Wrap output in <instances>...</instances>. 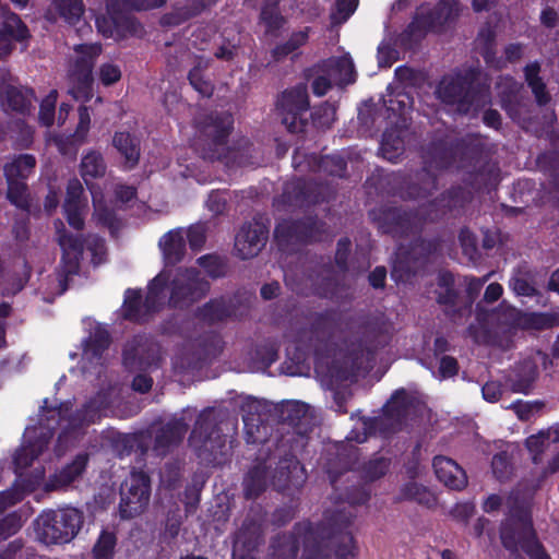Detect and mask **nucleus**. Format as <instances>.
I'll return each mask as SVG.
<instances>
[{"mask_svg": "<svg viewBox=\"0 0 559 559\" xmlns=\"http://www.w3.org/2000/svg\"><path fill=\"white\" fill-rule=\"evenodd\" d=\"M116 546V533L106 528L102 530L92 548L93 559H114Z\"/></svg>", "mask_w": 559, "mask_h": 559, "instance_id": "6e6d98bb", "label": "nucleus"}, {"mask_svg": "<svg viewBox=\"0 0 559 559\" xmlns=\"http://www.w3.org/2000/svg\"><path fill=\"white\" fill-rule=\"evenodd\" d=\"M380 150L384 158L390 162H395V159L403 153L404 151V141L394 130H385L382 133V139L380 142Z\"/></svg>", "mask_w": 559, "mask_h": 559, "instance_id": "bf43d9fd", "label": "nucleus"}, {"mask_svg": "<svg viewBox=\"0 0 559 559\" xmlns=\"http://www.w3.org/2000/svg\"><path fill=\"white\" fill-rule=\"evenodd\" d=\"M308 39L309 27H306L304 31L293 32L285 43L276 45L271 50L272 59L276 62L282 61L287 56L305 46Z\"/></svg>", "mask_w": 559, "mask_h": 559, "instance_id": "8fccbe9b", "label": "nucleus"}, {"mask_svg": "<svg viewBox=\"0 0 559 559\" xmlns=\"http://www.w3.org/2000/svg\"><path fill=\"white\" fill-rule=\"evenodd\" d=\"M435 95L441 104L454 108L461 116L477 114L491 103L490 88L477 79L474 70L443 75Z\"/></svg>", "mask_w": 559, "mask_h": 559, "instance_id": "7ed1b4c3", "label": "nucleus"}, {"mask_svg": "<svg viewBox=\"0 0 559 559\" xmlns=\"http://www.w3.org/2000/svg\"><path fill=\"white\" fill-rule=\"evenodd\" d=\"M197 263L213 280L224 277L227 273L226 258L215 253H209L198 258Z\"/></svg>", "mask_w": 559, "mask_h": 559, "instance_id": "052dcab7", "label": "nucleus"}, {"mask_svg": "<svg viewBox=\"0 0 559 559\" xmlns=\"http://www.w3.org/2000/svg\"><path fill=\"white\" fill-rule=\"evenodd\" d=\"M110 344L108 330L98 324L83 342V356L91 362L99 361Z\"/></svg>", "mask_w": 559, "mask_h": 559, "instance_id": "c9c22d12", "label": "nucleus"}, {"mask_svg": "<svg viewBox=\"0 0 559 559\" xmlns=\"http://www.w3.org/2000/svg\"><path fill=\"white\" fill-rule=\"evenodd\" d=\"M224 348V341L218 333L207 332L197 337L192 344V358L188 366L192 369H201L217 358Z\"/></svg>", "mask_w": 559, "mask_h": 559, "instance_id": "393cba45", "label": "nucleus"}, {"mask_svg": "<svg viewBox=\"0 0 559 559\" xmlns=\"http://www.w3.org/2000/svg\"><path fill=\"white\" fill-rule=\"evenodd\" d=\"M96 26L104 37L115 40L138 36L143 29L133 15L114 5H108L107 14L96 19Z\"/></svg>", "mask_w": 559, "mask_h": 559, "instance_id": "2eb2a0df", "label": "nucleus"}, {"mask_svg": "<svg viewBox=\"0 0 559 559\" xmlns=\"http://www.w3.org/2000/svg\"><path fill=\"white\" fill-rule=\"evenodd\" d=\"M249 310V300L235 294L211 298L198 307L195 318L207 325H216L228 320H239L246 317Z\"/></svg>", "mask_w": 559, "mask_h": 559, "instance_id": "ddd939ff", "label": "nucleus"}, {"mask_svg": "<svg viewBox=\"0 0 559 559\" xmlns=\"http://www.w3.org/2000/svg\"><path fill=\"white\" fill-rule=\"evenodd\" d=\"M37 534L46 545H62L73 540L84 523V514L73 507L43 511L36 519Z\"/></svg>", "mask_w": 559, "mask_h": 559, "instance_id": "423d86ee", "label": "nucleus"}, {"mask_svg": "<svg viewBox=\"0 0 559 559\" xmlns=\"http://www.w3.org/2000/svg\"><path fill=\"white\" fill-rule=\"evenodd\" d=\"M471 192L461 186H454L442 192L426 206L430 223L442 219L447 214L460 211L471 201Z\"/></svg>", "mask_w": 559, "mask_h": 559, "instance_id": "aec40b11", "label": "nucleus"}, {"mask_svg": "<svg viewBox=\"0 0 559 559\" xmlns=\"http://www.w3.org/2000/svg\"><path fill=\"white\" fill-rule=\"evenodd\" d=\"M37 165L36 157L33 154L22 153L13 155L12 158L3 165V176L5 180H24L35 173Z\"/></svg>", "mask_w": 559, "mask_h": 559, "instance_id": "f704fd0d", "label": "nucleus"}, {"mask_svg": "<svg viewBox=\"0 0 559 559\" xmlns=\"http://www.w3.org/2000/svg\"><path fill=\"white\" fill-rule=\"evenodd\" d=\"M335 538V548L334 555L336 559H355L357 556V548L355 538L352 533H344L338 536H334Z\"/></svg>", "mask_w": 559, "mask_h": 559, "instance_id": "774afa93", "label": "nucleus"}, {"mask_svg": "<svg viewBox=\"0 0 559 559\" xmlns=\"http://www.w3.org/2000/svg\"><path fill=\"white\" fill-rule=\"evenodd\" d=\"M281 342L277 337L269 336L257 344L252 361L262 371L267 370L277 359Z\"/></svg>", "mask_w": 559, "mask_h": 559, "instance_id": "a19ab883", "label": "nucleus"}, {"mask_svg": "<svg viewBox=\"0 0 559 559\" xmlns=\"http://www.w3.org/2000/svg\"><path fill=\"white\" fill-rule=\"evenodd\" d=\"M357 461V449L344 444H336L329 449L325 454L324 469L330 481L334 485L337 478L352 469Z\"/></svg>", "mask_w": 559, "mask_h": 559, "instance_id": "bb28decb", "label": "nucleus"}, {"mask_svg": "<svg viewBox=\"0 0 559 559\" xmlns=\"http://www.w3.org/2000/svg\"><path fill=\"white\" fill-rule=\"evenodd\" d=\"M301 156L295 152L293 156V165L296 169L302 171L304 164L306 168L314 174L344 178L347 174V160L341 154L318 155L316 153L306 154L304 160H299Z\"/></svg>", "mask_w": 559, "mask_h": 559, "instance_id": "f3484780", "label": "nucleus"}, {"mask_svg": "<svg viewBox=\"0 0 559 559\" xmlns=\"http://www.w3.org/2000/svg\"><path fill=\"white\" fill-rule=\"evenodd\" d=\"M60 228H57V240L62 252L76 254V257H83L84 252V238L82 235H72L69 233L61 221H58Z\"/></svg>", "mask_w": 559, "mask_h": 559, "instance_id": "4d7b16f0", "label": "nucleus"}, {"mask_svg": "<svg viewBox=\"0 0 559 559\" xmlns=\"http://www.w3.org/2000/svg\"><path fill=\"white\" fill-rule=\"evenodd\" d=\"M296 219H284L276 224L274 238L282 251H289L294 246L302 245Z\"/></svg>", "mask_w": 559, "mask_h": 559, "instance_id": "c03bdc74", "label": "nucleus"}, {"mask_svg": "<svg viewBox=\"0 0 559 559\" xmlns=\"http://www.w3.org/2000/svg\"><path fill=\"white\" fill-rule=\"evenodd\" d=\"M296 224L302 245L320 241L322 239L325 226L323 222L309 216L296 219Z\"/></svg>", "mask_w": 559, "mask_h": 559, "instance_id": "5fc2aeb1", "label": "nucleus"}, {"mask_svg": "<svg viewBox=\"0 0 559 559\" xmlns=\"http://www.w3.org/2000/svg\"><path fill=\"white\" fill-rule=\"evenodd\" d=\"M264 516L262 514H247L238 533V538L248 549L260 545L263 537Z\"/></svg>", "mask_w": 559, "mask_h": 559, "instance_id": "79ce46f5", "label": "nucleus"}, {"mask_svg": "<svg viewBox=\"0 0 559 559\" xmlns=\"http://www.w3.org/2000/svg\"><path fill=\"white\" fill-rule=\"evenodd\" d=\"M496 32L490 26L481 27L478 32L476 41L479 48V53L484 58L486 64L496 70L504 68L502 58L497 57L496 50Z\"/></svg>", "mask_w": 559, "mask_h": 559, "instance_id": "4c0bfd02", "label": "nucleus"}, {"mask_svg": "<svg viewBox=\"0 0 559 559\" xmlns=\"http://www.w3.org/2000/svg\"><path fill=\"white\" fill-rule=\"evenodd\" d=\"M269 238L267 227L257 221L245 223L235 239V250L242 260L254 258L264 248Z\"/></svg>", "mask_w": 559, "mask_h": 559, "instance_id": "a211bd4d", "label": "nucleus"}, {"mask_svg": "<svg viewBox=\"0 0 559 559\" xmlns=\"http://www.w3.org/2000/svg\"><path fill=\"white\" fill-rule=\"evenodd\" d=\"M166 265L180 263L186 255V238L181 228L167 231L159 240Z\"/></svg>", "mask_w": 559, "mask_h": 559, "instance_id": "2f4dec72", "label": "nucleus"}, {"mask_svg": "<svg viewBox=\"0 0 559 559\" xmlns=\"http://www.w3.org/2000/svg\"><path fill=\"white\" fill-rule=\"evenodd\" d=\"M442 247L440 236L430 239L418 236L401 250L394 261L392 276L396 281L408 282L425 272L433 262Z\"/></svg>", "mask_w": 559, "mask_h": 559, "instance_id": "0eeeda50", "label": "nucleus"}, {"mask_svg": "<svg viewBox=\"0 0 559 559\" xmlns=\"http://www.w3.org/2000/svg\"><path fill=\"white\" fill-rule=\"evenodd\" d=\"M287 359L284 361L282 369L288 376H299L302 373L305 362L307 360V353L299 346L294 348L292 352L289 348L286 349Z\"/></svg>", "mask_w": 559, "mask_h": 559, "instance_id": "338daca9", "label": "nucleus"}, {"mask_svg": "<svg viewBox=\"0 0 559 559\" xmlns=\"http://www.w3.org/2000/svg\"><path fill=\"white\" fill-rule=\"evenodd\" d=\"M100 418V407L96 400L87 401L69 418V427L76 429L96 423Z\"/></svg>", "mask_w": 559, "mask_h": 559, "instance_id": "603ef678", "label": "nucleus"}, {"mask_svg": "<svg viewBox=\"0 0 559 559\" xmlns=\"http://www.w3.org/2000/svg\"><path fill=\"white\" fill-rule=\"evenodd\" d=\"M459 241L462 248L463 254L471 261L472 263H477L481 254L477 247V237L469 230L467 227L461 228L459 233Z\"/></svg>", "mask_w": 559, "mask_h": 559, "instance_id": "0e129e2a", "label": "nucleus"}, {"mask_svg": "<svg viewBox=\"0 0 559 559\" xmlns=\"http://www.w3.org/2000/svg\"><path fill=\"white\" fill-rule=\"evenodd\" d=\"M112 145L123 158V169H134L141 156V141L130 132L117 131L112 138Z\"/></svg>", "mask_w": 559, "mask_h": 559, "instance_id": "c85d7f7f", "label": "nucleus"}, {"mask_svg": "<svg viewBox=\"0 0 559 559\" xmlns=\"http://www.w3.org/2000/svg\"><path fill=\"white\" fill-rule=\"evenodd\" d=\"M397 501H414L427 509H433L438 504L437 496L428 487L416 481H408L401 487Z\"/></svg>", "mask_w": 559, "mask_h": 559, "instance_id": "ea45409f", "label": "nucleus"}, {"mask_svg": "<svg viewBox=\"0 0 559 559\" xmlns=\"http://www.w3.org/2000/svg\"><path fill=\"white\" fill-rule=\"evenodd\" d=\"M412 406V399L405 389L394 391L390 401L384 405V415L389 418L402 420L406 417Z\"/></svg>", "mask_w": 559, "mask_h": 559, "instance_id": "3c124183", "label": "nucleus"}, {"mask_svg": "<svg viewBox=\"0 0 559 559\" xmlns=\"http://www.w3.org/2000/svg\"><path fill=\"white\" fill-rule=\"evenodd\" d=\"M211 284L195 267L180 270L169 282L170 309L187 310L204 298L210 292Z\"/></svg>", "mask_w": 559, "mask_h": 559, "instance_id": "1a4fd4ad", "label": "nucleus"}, {"mask_svg": "<svg viewBox=\"0 0 559 559\" xmlns=\"http://www.w3.org/2000/svg\"><path fill=\"white\" fill-rule=\"evenodd\" d=\"M306 415V405L299 402L288 403L282 412L283 420L294 429L282 436L277 449L281 459L274 478L277 480L278 490L298 488L307 479L306 471L300 463L309 442V436L298 429L299 421Z\"/></svg>", "mask_w": 559, "mask_h": 559, "instance_id": "f03ea898", "label": "nucleus"}, {"mask_svg": "<svg viewBox=\"0 0 559 559\" xmlns=\"http://www.w3.org/2000/svg\"><path fill=\"white\" fill-rule=\"evenodd\" d=\"M362 431L352 430L347 436L349 441L362 443L371 436L383 435L385 432V420L381 417H362Z\"/></svg>", "mask_w": 559, "mask_h": 559, "instance_id": "864d4df0", "label": "nucleus"}, {"mask_svg": "<svg viewBox=\"0 0 559 559\" xmlns=\"http://www.w3.org/2000/svg\"><path fill=\"white\" fill-rule=\"evenodd\" d=\"M36 99L33 88L8 85L4 90L2 106L11 111L26 116L29 115L33 102Z\"/></svg>", "mask_w": 559, "mask_h": 559, "instance_id": "7c9ffc66", "label": "nucleus"}, {"mask_svg": "<svg viewBox=\"0 0 559 559\" xmlns=\"http://www.w3.org/2000/svg\"><path fill=\"white\" fill-rule=\"evenodd\" d=\"M538 377V368L533 360L525 359L515 365L509 383L512 392L528 394Z\"/></svg>", "mask_w": 559, "mask_h": 559, "instance_id": "72a5a7b5", "label": "nucleus"}, {"mask_svg": "<svg viewBox=\"0 0 559 559\" xmlns=\"http://www.w3.org/2000/svg\"><path fill=\"white\" fill-rule=\"evenodd\" d=\"M369 217L380 233L404 239L419 235L430 217L425 205L419 207L383 206L369 212Z\"/></svg>", "mask_w": 559, "mask_h": 559, "instance_id": "39448f33", "label": "nucleus"}, {"mask_svg": "<svg viewBox=\"0 0 559 559\" xmlns=\"http://www.w3.org/2000/svg\"><path fill=\"white\" fill-rule=\"evenodd\" d=\"M391 459L377 456L370 459L362 466V477L368 481H374L383 477L390 469Z\"/></svg>", "mask_w": 559, "mask_h": 559, "instance_id": "e2e57ef3", "label": "nucleus"}, {"mask_svg": "<svg viewBox=\"0 0 559 559\" xmlns=\"http://www.w3.org/2000/svg\"><path fill=\"white\" fill-rule=\"evenodd\" d=\"M278 205L287 207H302L319 202L314 183L298 178L284 185L282 194L275 199Z\"/></svg>", "mask_w": 559, "mask_h": 559, "instance_id": "5701e85b", "label": "nucleus"}, {"mask_svg": "<svg viewBox=\"0 0 559 559\" xmlns=\"http://www.w3.org/2000/svg\"><path fill=\"white\" fill-rule=\"evenodd\" d=\"M280 0H263L260 13L259 24L264 28V35L277 38L282 29L287 24V19L282 14Z\"/></svg>", "mask_w": 559, "mask_h": 559, "instance_id": "c756f323", "label": "nucleus"}, {"mask_svg": "<svg viewBox=\"0 0 559 559\" xmlns=\"http://www.w3.org/2000/svg\"><path fill=\"white\" fill-rule=\"evenodd\" d=\"M29 37L27 25L9 8L2 9L0 23V58L10 56L16 43H22Z\"/></svg>", "mask_w": 559, "mask_h": 559, "instance_id": "6ab92c4d", "label": "nucleus"}, {"mask_svg": "<svg viewBox=\"0 0 559 559\" xmlns=\"http://www.w3.org/2000/svg\"><path fill=\"white\" fill-rule=\"evenodd\" d=\"M7 182V200L16 209L29 212L32 206V198L27 182L24 180H5Z\"/></svg>", "mask_w": 559, "mask_h": 559, "instance_id": "de8ad7c7", "label": "nucleus"}, {"mask_svg": "<svg viewBox=\"0 0 559 559\" xmlns=\"http://www.w3.org/2000/svg\"><path fill=\"white\" fill-rule=\"evenodd\" d=\"M75 51L79 56L69 71V78L78 93L87 97L92 92L93 68L99 48L82 44L75 47Z\"/></svg>", "mask_w": 559, "mask_h": 559, "instance_id": "dca6fc26", "label": "nucleus"}, {"mask_svg": "<svg viewBox=\"0 0 559 559\" xmlns=\"http://www.w3.org/2000/svg\"><path fill=\"white\" fill-rule=\"evenodd\" d=\"M299 542L289 532L278 533L270 540L267 559H297Z\"/></svg>", "mask_w": 559, "mask_h": 559, "instance_id": "58836bf2", "label": "nucleus"}, {"mask_svg": "<svg viewBox=\"0 0 559 559\" xmlns=\"http://www.w3.org/2000/svg\"><path fill=\"white\" fill-rule=\"evenodd\" d=\"M524 527L516 532L513 527L506 526L501 530L500 538L502 546L510 552H516L519 547L527 555L530 559H551L544 545L539 542L537 534L530 519L524 520Z\"/></svg>", "mask_w": 559, "mask_h": 559, "instance_id": "4468645a", "label": "nucleus"}, {"mask_svg": "<svg viewBox=\"0 0 559 559\" xmlns=\"http://www.w3.org/2000/svg\"><path fill=\"white\" fill-rule=\"evenodd\" d=\"M58 14L69 24H76L84 13L83 0H51Z\"/></svg>", "mask_w": 559, "mask_h": 559, "instance_id": "13d9d810", "label": "nucleus"}, {"mask_svg": "<svg viewBox=\"0 0 559 559\" xmlns=\"http://www.w3.org/2000/svg\"><path fill=\"white\" fill-rule=\"evenodd\" d=\"M234 129V117L228 111H211L197 120L199 139L204 142L203 158L221 160Z\"/></svg>", "mask_w": 559, "mask_h": 559, "instance_id": "6e6552de", "label": "nucleus"}, {"mask_svg": "<svg viewBox=\"0 0 559 559\" xmlns=\"http://www.w3.org/2000/svg\"><path fill=\"white\" fill-rule=\"evenodd\" d=\"M413 96L404 88H395L389 92L384 99L388 118L403 119L406 112L412 108Z\"/></svg>", "mask_w": 559, "mask_h": 559, "instance_id": "37998d69", "label": "nucleus"}, {"mask_svg": "<svg viewBox=\"0 0 559 559\" xmlns=\"http://www.w3.org/2000/svg\"><path fill=\"white\" fill-rule=\"evenodd\" d=\"M276 108L283 124L289 132H302L307 126L305 115L310 108L307 84L299 83L282 92L277 98Z\"/></svg>", "mask_w": 559, "mask_h": 559, "instance_id": "f8f14e48", "label": "nucleus"}, {"mask_svg": "<svg viewBox=\"0 0 559 559\" xmlns=\"http://www.w3.org/2000/svg\"><path fill=\"white\" fill-rule=\"evenodd\" d=\"M432 467L436 477L444 486L454 490H462L467 485L465 471L454 460L437 455L433 457Z\"/></svg>", "mask_w": 559, "mask_h": 559, "instance_id": "cd10ccee", "label": "nucleus"}, {"mask_svg": "<svg viewBox=\"0 0 559 559\" xmlns=\"http://www.w3.org/2000/svg\"><path fill=\"white\" fill-rule=\"evenodd\" d=\"M459 13L457 0H439L433 8L419 7L399 36L401 47L405 50L415 49L428 33H442L447 25L457 19Z\"/></svg>", "mask_w": 559, "mask_h": 559, "instance_id": "20e7f679", "label": "nucleus"}, {"mask_svg": "<svg viewBox=\"0 0 559 559\" xmlns=\"http://www.w3.org/2000/svg\"><path fill=\"white\" fill-rule=\"evenodd\" d=\"M80 173L88 186L91 179L100 178L106 173V163L99 152L91 151L83 156L80 165Z\"/></svg>", "mask_w": 559, "mask_h": 559, "instance_id": "09e8293b", "label": "nucleus"}, {"mask_svg": "<svg viewBox=\"0 0 559 559\" xmlns=\"http://www.w3.org/2000/svg\"><path fill=\"white\" fill-rule=\"evenodd\" d=\"M150 497L151 478L148 474L133 468L120 487V518L130 520L142 514L148 506Z\"/></svg>", "mask_w": 559, "mask_h": 559, "instance_id": "9d476101", "label": "nucleus"}, {"mask_svg": "<svg viewBox=\"0 0 559 559\" xmlns=\"http://www.w3.org/2000/svg\"><path fill=\"white\" fill-rule=\"evenodd\" d=\"M190 442L197 448L200 457L209 463L219 464L226 439L219 433L211 411H203L197 417L190 435Z\"/></svg>", "mask_w": 559, "mask_h": 559, "instance_id": "9b49d317", "label": "nucleus"}, {"mask_svg": "<svg viewBox=\"0 0 559 559\" xmlns=\"http://www.w3.org/2000/svg\"><path fill=\"white\" fill-rule=\"evenodd\" d=\"M169 286V276L164 273L157 274L147 285L144 297V307L152 317L163 310L165 305V292Z\"/></svg>", "mask_w": 559, "mask_h": 559, "instance_id": "e433bc0d", "label": "nucleus"}, {"mask_svg": "<svg viewBox=\"0 0 559 559\" xmlns=\"http://www.w3.org/2000/svg\"><path fill=\"white\" fill-rule=\"evenodd\" d=\"M122 318L136 324H144L151 320L152 314L146 312L141 289L128 288L124 292Z\"/></svg>", "mask_w": 559, "mask_h": 559, "instance_id": "473e14b6", "label": "nucleus"}, {"mask_svg": "<svg viewBox=\"0 0 559 559\" xmlns=\"http://www.w3.org/2000/svg\"><path fill=\"white\" fill-rule=\"evenodd\" d=\"M437 285L442 292L437 293V302L449 308L456 307L459 293L454 288L455 278L448 270L440 271L437 276Z\"/></svg>", "mask_w": 559, "mask_h": 559, "instance_id": "49530a36", "label": "nucleus"}, {"mask_svg": "<svg viewBox=\"0 0 559 559\" xmlns=\"http://www.w3.org/2000/svg\"><path fill=\"white\" fill-rule=\"evenodd\" d=\"M499 103L510 119L519 121L526 108L528 98L524 96L523 85L514 79H507L498 91Z\"/></svg>", "mask_w": 559, "mask_h": 559, "instance_id": "b1692460", "label": "nucleus"}, {"mask_svg": "<svg viewBox=\"0 0 559 559\" xmlns=\"http://www.w3.org/2000/svg\"><path fill=\"white\" fill-rule=\"evenodd\" d=\"M473 151V144L464 138L449 133L436 134L421 151L423 167L415 175L416 182L408 186L406 195L409 199L430 195L438 189L437 171L466 162Z\"/></svg>", "mask_w": 559, "mask_h": 559, "instance_id": "f257e3e1", "label": "nucleus"}, {"mask_svg": "<svg viewBox=\"0 0 559 559\" xmlns=\"http://www.w3.org/2000/svg\"><path fill=\"white\" fill-rule=\"evenodd\" d=\"M41 416L46 417V427L49 431V436H52L61 421L66 419L69 412L68 405L60 403L58 406H49L48 400H44V404L40 406Z\"/></svg>", "mask_w": 559, "mask_h": 559, "instance_id": "680f3d73", "label": "nucleus"}, {"mask_svg": "<svg viewBox=\"0 0 559 559\" xmlns=\"http://www.w3.org/2000/svg\"><path fill=\"white\" fill-rule=\"evenodd\" d=\"M243 496L246 499H257L267 487V473L261 466H253L243 478Z\"/></svg>", "mask_w": 559, "mask_h": 559, "instance_id": "a18cd8bd", "label": "nucleus"}, {"mask_svg": "<svg viewBox=\"0 0 559 559\" xmlns=\"http://www.w3.org/2000/svg\"><path fill=\"white\" fill-rule=\"evenodd\" d=\"M190 85L202 96L211 97L214 93L213 83L204 78V69L201 64L194 66L188 73Z\"/></svg>", "mask_w": 559, "mask_h": 559, "instance_id": "69168bd1", "label": "nucleus"}, {"mask_svg": "<svg viewBox=\"0 0 559 559\" xmlns=\"http://www.w3.org/2000/svg\"><path fill=\"white\" fill-rule=\"evenodd\" d=\"M189 426L183 418H173L155 432L153 451L157 456L167 455L183 440Z\"/></svg>", "mask_w": 559, "mask_h": 559, "instance_id": "a878e982", "label": "nucleus"}, {"mask_svg": "<svg viewBox=\"0 0 559 559\" xmlns=\"http://www.w3.org/2000/svg\"><path fill=\"white\" fill-rule=\"evenodd\" d=\"M289 533L294 534L299 543L302 542L307 559H313L320 552L323 542L333 537L330 525L324 522H297Z\"/></svg>", "mask_w": 559, "mask_h": 559, "instance_id": "412c9836", "label": "nucleus"}, {"mask_svg": "<svg viewBox=\"0 0 559 559\" xmlns=\"http://www.w3.org/2000/svg\"><path fill=\"white\" fill-rule=\"evenodd\" d=\"M90 463L87 452L78 453L71 462L51 474L46 484V491H58L68 489L73 483L81 479Z\"/></svg>", "mask_w": 559, "mask_h": 559, "instance_id": "4be33fe9", "label": "nucleus"}]
</instances>
